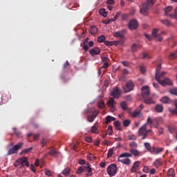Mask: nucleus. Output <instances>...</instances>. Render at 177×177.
<instances>
[{
  "mask_svg": "<svg viewBox=\"0 0 177 177\" xmlns=\"http://www.w3.org/2000/svg\"><path fill=\"white\" fill-rule=\"evenodd\" d=\"M142 97L144 100V102L146 104H154V101L151 97H149V95H150V89L149 88V86H145L142 88Z\"/></svg>",
  "mask_w": 177,
  "mask_h": 177,
  "instance_id": "obj_1",
  "label": "nucleus"
},
{
  "mask_svg": "<svg viewBox=\"0 0 177 177\" xmlns=\"http://www.w3.org/2000/svg\"><path fill=\"white\" fill-rule=\"evenodd\" d=\"M149 133H150V135H153V132L151 129L147 130V124H144L138 130V136H142V140L147 138V135H149Z\"/></svg>",
  "mask_w": 177,
  "mask_h": 177,
  "instance_id": "obj_2",
  "label": "nucleus"
},
{
  "mask_svg": "<svg viewBox=\"0 0 177 177\" xmlns=\"http://www.w3.org/2000/svg\"><path fill=\"white\" fill-rule=\"evenodd\" d=\"M151 5H154V0H147V2L142 4L140 8V13L144 16H147L149 15V9H150Z\"/></svg>",
  "mask_w": 177,
  "mask_h": 177,
  "instance_id": "obj_3",
  "label": "nucleus"
},
{
  "mask_svg": "<svg viewBox=\"0 0 177 177\" xmlns=\"http://www.w3.org/2000/svg\"><path fill=\"white\" fill-rule=\"evenodd\" d=\"M106 172L109 176H114L117 174V165L114 164L109 165L106 169Z\"/></svg>",
  "mask_w": 177,
  "mask_h": 177,
  "instance_id": "obj_4",
  "label": "nucleus"
},
{
  "mask_svg": "<svg viewBox=\"0 0 177 177\" xmlns=\"http://www.w3.org/2000/svg\"><path fill=\"white\" fill-rule=\"evenodd\" d=\"M23 147V142H19L15 145L12 148L10 149L7 153V156L15 154L18 150Z\"/></svg>",
  "mask_w": 177,
  "mask_h": 177,
  "instance_id": "obj_5",
  "label": "nucleus"
},
{
  "mask_svg": "<svg viewBox=\"0 0 177 177\" xmlns=\"http://www.w3.org/2000/svg\"><path fill=\"white\" fill-rule=\"evenodd\" d=\"M116 104H117V102L114 100L113 98H110L106 102V105L108 106V107H109L111 113H114V111H115Z\"/></svg>",
  "mask_w": 177,
  "mask_h": 177,
  "instance_id": "obj_6",
  "label": "nucleus"
},
{
  "mask_svg": "<svg viewBox=\"0 0 177 177\" xmlns=\"http://www.w3.org/2000/svg\"><path fill=\"white\" fill-rule=\"evenodd\" d=\"M160 85L162 86H165V85H173L172 80H169V78H165L163 80L161 79H159L158 80H156Z\"/></svg>",
  "mask_w": 177,
  "mask_h": 177,
  "instance_id": "obj_7",
  "label": "nucleus"
},
{
  "mask_svg": "<svg viewBox=\"0 0 177 177\" xmlns=\"http://www.w3.org/2000/svg\"><path fill=\"white\" fill-rule=\"evenodd\" d=\"M134 85L133 82H129L127 83L126 86L124 88V91L126 93H128V92H131V91H133Z\"/></svg>",
  "mask_w": 177,
  "mask_h": 177,
  "instance_id": "obj_8",
  "label": "nucleus"
},
{
  "mask_svg": "<svg viewBox=\"0 0 177 177\" xmlns=\"http://www.w3.org/2000/svg\"><path fill=\"white\" fill-rule=\"evenodd\" d=\"M138 26H139V24L136 19H132L129 23V28L130 30H136V28H138Z\"/></svg>",
  "mask_w": 177,
  "mask_h": 177,
  "instance_id": "obj_9",
  "label": "nucleus"
},
{
  "mask_svg": "<svg viewBox=\"0 0 177 177\" xmlns=\"http://www.w3.org/2000/svg\"><path fill=\"white\" fill-rule=\"evenodd\" d=\"M126 32L127 30H125V29H123L120 31L115 32L113 33V37H115V38H124V37H125Z\"/></svg>",
  "mask_w": 177,
  "mask_h": 177,
  "instance_id": "obj_10",
  "label": "nucleus"
},
{
  "mask_svg": "<svg viewBox=\"0 0 177 177\" xmlns=\"http://www.w3.org/2000/svg\"><path fill=\"white\" fill-rule=\"evenodd\" d=\"M121 95V89L118 88H114L111 92V96H113V97L118 99Z\"/></svg>",
  "mask_w": 177,
  "mask_h": 177,
  "instance_id": "obj_11",
  "label": "nucleus"
},
{
  "mask_svg": "<svg viewBox=\"0 0 177 177\" xmlns=\"http://www.w3.org/2000/svg\"><path fill=\"white\" fill-rule=\"evenodd\" d=\"M158 29H153L152 31V36L153 37V38H156V39L159 41V42H161V41H162V37H161V35H158Z\"/></svg>",
  "mask_w": 177,
  "mask_h": 177,
  "instance_id": "obj_12",
  "label": "nucleus"
},
{
  "mask_svg": "<svg viewBox=\"0 0 177 177\" xmlns=\"http://www.w3.org/2000/svg\"><path fill=\"white\" fill-rule=\"evenodd\" d=\"M144 106L143 104H140V107L137 108L135 111L132 113V117H133L134 118L136 117H138V115H139V114H140V112L142 111V110H143Z\"/></svg>",
  "mask_w": 177,
  "mask_h": 177,
  "instance_id": "obj_13",
  "label": "nucleus"
},
{
  "mask_svg": "<svg viewBox=\"0 0 177 177\" xmlns=\"http://www.w3.org/2000/svg\"><path fill=\"white\" fill-rule=\"evenodd\" d=\"M140 165V161L139 160L136 161L133 165L131 171L135 172V173L138 172V169H139Z\"/></svg>",
  "mask_w": 177,
  "mask_h": 177,
  "instance_id": "obj_14",
  "label": "nucleus"
},
{
  "mask_svg": "<svg viewBox=\"0 0 177 177\" xmlns=\"http://www.w3.org/2000/svg\"><path fill=\"white\" fill-rule=\"evenodd\" d=\"M144 146L145 149H147V150H148V151H149L150 153H156V148L151 147V146L150 145V143L145 142L144 144Z\"/></svg>",
  "mask_w": 177,
  "mask_h": 177,
  "instance_id": "obj_15",
  "label": "nucleus"
},
{
  "mask_svg": "<svg viewBox=\"0 0 177 177\" xmlns=\"http://www.w3.org/2000/svg\"><path fill=\"white\" fill-rule=\"evenodd\" d=\"M89 53L91 56H95V55H99V53H100V49L97 47L93 48L89 50Z\"/></svg>",
  "mask_w": 177,
  "mask_h": 177,
  "instance_id": "obj_16",
  "label": "nucleus"
},
{
  "mask_svg": "<svg viewBox=\"0 0 177 177\" xmlns=\"http://www.w3.org/2000/svg\"><path fill=\"white\" fill-rule=\"evenodd\" d=\"M129 151L130 154H131V156H133L134 157H139V156H140L141 154V152L136 149H130Z\"/></svg>",
  "mask_w": 177,
  "mask_h": 177,
  "instance_id": "obj_17",
  "label": "nucleus"
},
{
  "mask_svg": "<svg viewBox=\"0 0 177 177\" xmlns=\"http://www.w3.org/2000/svg\"><path fill=\"white\" fill-rule=\"evenodd\" d=\"M97 128H99V122H96L91 127V133H99V130H97Z\"/></svg>",
  "mask_w": 177,
  "mask_h": 177,
  "instance_id": "obj_18",
  "label": "nucleus"
},
{
  "mask_svg": "<svg viewBox=\"0 0 177 177\" xmlns=\"http://www.w3.org/2000/svg\"><path fill=\"white\" fill-rule=\"evenodd\" d=\"M118 162H122V164H124L125 165H131V159H129V158H125V159L118 158Z\"/></svg>",
  "mask_w": 177,
  "mask_h": 177,
  "instance_id": "obj_19",
  "label": "nucleus"
},
{
  "mask_svg": "<svg viewBox=\"0 0 177 177\" xmlns=\"http://www.w3.org/2000/svg\"><path fill=\"white\" fill-rule=\"evenodd\" d=\"M160 71H161V64H158L156 70L155 80H158L160 78V76H158Z\"/></svg>",
  "mask_w": 177,
  "mask_h": 177,
  "instance_id": "obj_20",
  "label": "nucleus"
},
{
  "mask_svg": "<svg viewBox=\"0 0 177 177\" xmlns=\"http://www.w3.org/2000/svg\"><path fill=\"white\" fill-rule=\"evenodd\" d=\"M89 31H90V34H91V35H95V34H97L99 29L96 26H93L91 27Z\"/></svg>",
  "mask_w": 177,
  "mask_h": 177,
  "instance_id": "obj_21",
  "label": "nucleus"
},
{
  "mask_svg": "<svg viewBox=\"0 0 177 177\" xmlns=\"http://www.w3.org/2000/svg\"><path fill=\"white\" fill-rule=\"evenodd\" d=\"M160 21L162 24L167 26V27H171L172 26V23L168 19H160Z\"/></svg>",
  "mask_w": 177,
  "mask_h": 177,
  "instance_id": "obj_22",
  "label": "nucleus"
},
{
  "mask_svg": "<svg viewBox=\"0 0 177 177\" xmlns=\"http://www.w3.org/2000/svg\"><path fill=\"white\" fill-rule=\"evenodd\" d=\"M155 111H156V113H162V111H164V106L161 104L156 105Z\"/></svg>",
  "mask_w": 177,
  "mask_h": 177,
  "instance_id": "obj_23",
  "label": "nucleus"
},
{
  "mask_svg": "<svg viewBox=\"0 0 177 177\" xmlns=\"http://www.w3.org/2000/svg\"><path fill=\"white\" fill-rule=\"evenodd\" d=\"M129 158V157H132V153H129V152H125V153H122V154H120L118 157L119 159L121 158Z\"/></svg>",
  "mask_w": 177,
  "mask_h": 177,
  "instance_id": "obj_24",
  "label": "nucleus"
},
{
  "mask_svg": "<svg viewBox=\"0 0 177 177\" xmlns=\"http://www.w3.org/2000/svg\"><path fill=\"white\" fill-rule=\"evenodd\" d=\"M111 121H115V118L108 115L105 118V124H109V122H111Z\"/></svg>",
  "mask_w": 177,
  "mask_h": 177,
  "instance_id": "obj_25",
  "label": "nucleus"
},
{
  "mask_svg": "<svg viewBox=\"0 0 177 177\" xmlns=\"http://www.w3.org/2000/svg\"><path fill=\"white\" fill-rule=\"evenodd\" d=\"M153 165L156 167V168H159V167L162 165V161H161V159H156L153 162Z\"/></svg>",
  "mask_w": 177,
  "mask_h": 177,
  "instance_id": "obj_26",
  "label": "nucleus"
},
{
  "mask_svg": "<svg viewBox=\"0 0 177 177\" xmlns=\"http://www.w3.org/2000/svg\"><path fill=\"white\" fill-rule=\"evenodd\" d=\"M172 10V6H168L165 10V16H167V17H172V15H169V11Z\"/></svg>",
  "mask_w": 177,
  "mask_h": 177,
  "instance_id": "obj_27",
  "label": "nucleus"
},
{
  "mask_svg": "<svg viewBox=\"0 0 177 177\" xmlns=\"http://www.w3.org/2000/svg\"><path fill=\"white\" fill-rule=\"evenodd\" d=\"M167 177H175V170L169 169L167 171Z\"/></svg>",
  "mask_w": 177,
  "mask_h": 177,
  "instance_id": "obj_28",
  "label": "nucleus"
},
{
  "mask_svg": "<svg viewBox=\"0 0 177 177\" xmlns=\"http://www.w3.org/2000/svg\"><path fill=\"white\" fill-rule=\"evenodd\" d=\"M48 154L51 156V157H57V154H59V152L55 149H51L49 152Z\"/></svg>",
  "mask_w": 177,
  "mask_h": 177,
  "instance_id": "obj_29",
  "label": "nucleus"
},
{
  "mask_svg": "<svg viewBox=\"0 0 177 177\" xmlns=\"http://www.w3.org/2000/svg\"><path fill=\"white\" fill-rule=\"evenodd\" d=\"M120 107L122 110H124V111H127V110H128V105L127 104L126 102H122L120 103Z\"/></svg>",
  "mask_w": 177,
  "mask_h": 177,
  "instance_id": "obj_30",
  "label": "nucleus"
},
{
  "mask_svg": "<svg viewBox=\"0 0 177 177\" xmlns=\"http://www.w3.org/2000/svg\"><path fill=\"white\" fill-rule=\"evenodd\" d=\"M161 102L169 104V103H171V100L168 97H163L161 100Z\"/></svg>",
  "mask_w": 177,
  "mask_h": 177,
  "instance_id": "obj_31",
  "label": "nucleus"
},
{
  "mask_svg": "<svg viewBox=\"0 0 177 177\" xmlns=\"http://www.w3.org/2000/svg\"><path fill=\"white\" fill-rule=\"evenodd\" d=\"M2 100H6V102H8V100H10V99H12V96L9 93L6 94L5 95H3L1 97Z\"/></svg>",
  "mask_w": 177,
  "mask_h": 177,
  "instance_id": "obj_32",
  "label": "nucleus"
},
{
  "mask_svg": "<svg viewBox=\"0 0 177 177\" xmlns=\"http://www.w3.org/2000/svg\"><path fill=\"white\" fill-rule=\"evenodd\" d=\"M169 60H174V59H177V50H176L174 53H171L169 55Z\"/></svg>",
  "mask_w": 177,
  "mask_h": 177,
  "instance_id": "obj_33",
  "label": "nucleus"
},
{
  "mask_svg": "<svg viewBox=\"0 0 177 177\" xmlns=\"http://www.w3.org/2000/svg\"><path fill=\"white\" fill-rule=\"evenodd\" d=\"M138 49H140V45L133 44L131 46L132 52H136V50H138Z\"/></svg>",
  "mask_w": 177,
  "mask_h": 177,
  "instance_id": "obj_34",
  "label": "nucleus"
},
{
  "mask_svg": "<svg viewBox=\"0 0 177 177\" xmlns=\"http://www.w3.org/2000/svg\"><path fill=\"white\" fill-rule=\"evenodd\" d=\"M114 125L118 131H122V129L121 128V122H120V121L114 122Z\"/></svg>",
  "mask_w": 177,
  "mask_h": 177,
  "instance_id": "obj_35",
  "label": "nucleus"
},
{
  "mask_svg": "<svg viewBox=\"0 0 177 177\" xmlns=\"http://www.w3.org/2000/svg\"><path fill=\"white\" fill-rule=\"evenodd\" d=\"M130 149H138V143H136V142L133 141L129 143V145Z\"/></svg>",
  "mask_w": 177,
  "mask_h": 177,
  "instance_id": "obj_36",
  "label": "nucleus"
},
{
  "mask_svg": "<svg viewBox=\"0 0 177 177\" xmlns=\"http://www.w3.org/2000/svg\"><path fill=\"white\" fill-rule=\"evenodd\" d=\"M100 15L101 16H103V17H107V12H106V9L101 8L99 11Z\"/></svg>",
  "mask_w": 177,
  "mask_h": 177,
  "instance_id": "obj_37",
  "label": "nucleus"
},
{
  "mask_svg": "<svg viewBox=\"0 0 177 177\" xmlns=\"http://www.w3.org/2000/svg\"><path fill=\"white\" fill-rule=\"evenodd\" d=\"M85 169H86L87 172H88V174H92V168L91 167V165H89V163H87L85 166H84V171Z\"/></svg>",
  "mask_w": 177,
  "mask_h": 177,
  "instance_id": "obj_38",
  "label": "nucleus"
},
{
  "mask_svg": "<svg viewBox=\"0 0 177 177\" xmlns=\"http://www.w3.org/2000/svg\"><path fill=\"white\" fill-rule=\"evenodd\" d=\"M70 168L67 167L62 171V175H64L65 176H68L70 175Z\"/></svg>",
  "mask_w": 177,
  "mask_h": 177,
  "instance_id": "obj_39",
  "label": "nucleus"
},
{
  "mask_svg": "<svg viewBox=\"0 0 177 177\" xmlns=\"http://www.w3.org/2000/svg\"><path fill=\"white\" fill-rule=\"evenodd\" d=\"M32 149H33L32 147H30V148L24 149V150H22V151L20 152V154H21V155L27 154V153H30V151H31V150H32Z\"/></svg>",
  "mask_w": 177,
  "mask_h": 177,
  "instance_id": "obj_40",
  "label": "nucleus"
},
{
  "mask_svg": "<svg viewBox=\"0 0 177 177\" xmlns=\"http://www.w3.org/2000/svg\"><path fill=\"white\" fill-rule=\"evenodd\" d=\"M105 39H106V37L104 35H100L97 38V42L99 44H102V42H104Z\"/></svg>",
  "mask_w": 177,
  "mask_h": 177,
  "instance_id": "obj_41",
  "label": "nucleus"
},
{
  "mask_svg": "<svg viewBox=\"0 0 177 177\" xmlns=\"http://www.w3.org/2000/svg\"><path fill=\"white\" fill-rule=\"evenodd\" d=\"M169 92V93H171V95H175L176 96H177V88H170Z\"/></svg>",
  "mask_w": 177,
  "mask_h": 177,
  "instance_id": "obj_42",
  "label": "nucleus"
},
{
  "mask_svg": "<svg viewBox=\"0 0 177 177\" xmlns=\"http://www.w3.org/2000/svg\"><path fill=\"white\" fill-rule=\"evenodd\" d=\"M106 104H104V102L103 101H99L97 102V106L99 107V109H104Z\"/></svg>",
  "mask_w": 177,
  "mask_h": 177,
  "instance_id": "obj_43",
  "label": "nucleus"
},
{
  "mask_svg": "<svg viewBox=\"0 0 177 177\" xmlns=\"http://www.w3.org/2000/svg\"><path fill=\"white\" fill-rule=\"evenodd\" d=\"M21 160L22 158L17 159L16 162L14 163V167H19V165H21Z\"/></svg>",
  "mask_w": 177,
  "mask_h": 177,
  "instance_id": "obj_44",
  "label": "nucleus"
},
{
  "mask_svg": "<svg viewBox=\"0 0 177 177\" xmlns=\"http://www.w3.org/2000/svg\"><path fill=\"white\" fill-rule=\"evenodd\" d=\"M12 130L14 131V134L17 136V138H20L21 136V133L20 131H17L16 127H13Z\"/></svg>",
  "mask_w": 177,
  "mask_h": 177,
  "instance_id": "obj_45",
  "label": "nucleus"
},
{
  "mask_svg": "<svg viewBox=\"0 0 177 177\" xmlns=\"http://www.w3.org/2000/svg\"><path fill=\"white\" fill-rule=\"evenodd\" d=\"M84 171H85V168L84 166H81L77 170V174H82V172H84Z\"/></svg>",
  "mask_w": 177,
  "mask_h": 177,
  "instance_id": "obj_46",
  "label": "nucleus"
},
{
  "mask_svg": "<svg viewBox=\"0 0 177 177\" xmlns=\"http://www.w3.org/2000/svg\"><path fill=\"white\" fill-rule=\"evenodd\" d=\"M95 116H93V115H89L87 118V120L88 121V122H93V121H95Z\"/></svg>",
  "mask_w": 177,
  "mask_h": 177,
  "instance_id": "obj_47",
  "label": "nucleus"
},
{
  "mask_svg": "<svg viewBox=\"0 0 177 177\" xmlns=\"http://www.w3.org/2000/svg\"><path fill=\"white\" fill-rule=\"evenodd\" d=\"M129 140H136L138 139V137H136V135H129L128 136Z\"/></svg>",
  "mask_w": 177,
  "mask_h": 177,
  "instance_id": "obj_48",
  "label": "nucleus"
},
{
  "mask_svg": "<svg viewBox=\"0 0 177 177\" xmlns=\"http://www.w3.org/2000/svg\"><path fill=\"white\" fill-rule=\"evenodd\" d=\"M130 124H131V120L127 119L123 121L124 127H129Z\"/></svg>",
  "mask_w": 177,
  "mask_h": 177,
  "instance_id": "obj_49",
  "label": "nucleus"
},
{
  "mask_svg": "<svg viewBox=\"0 0 177 177\" xmlns=\"http://www.w3.org/2000/svg\"><path fill=\"white\" fill-rule=\"evenodd\" d=\"M164 150V148H155V151L156 153V154H160V153H162V151Z\"/></svg>",
  "mask_w": 177,
  "mask_h": 177,
  "instance_id": "obj_50",
  "label": "nucleus"
},
{
  "mask_svg": "<svg viewBox=\"0 0 177 177\" xmlns=\"http://www.w3.org/2000/svg\"><path fill=\"white\" fill-rule=\"evenodd\" d=\"M114 151V149H111L109 150L108 153H107V158H110V157H111V156H113V153Z\"/></svg>",
  "mask_w": 177,
  "mask_h": 177,
  "instance_id": "obj_51",
  "label": "nucleus"
},
{
  "mask_svg": "<svg viewBox=\"0 0 177 177\" xmlns=\"http://www.w3.org/2000/svg\"><path fill=\"white\" fill-rule=\"evenodd\" d=\"M108 134L109 136L113 135V127L111 126H108Z\"/></svg>",
  "mask_w": 177,
  "mask_h": 177,
  "instance_id": "obj_52",
  "label": "nucleus"
},
{
  "mask_svg": "<svg viewBox=\"0 0 177 177\" xmlns=\"http://www.w3.org/2000/svg\"><path fill=\"white\" fill-rule=\"evenodd\" d=\"M115 21L113 19H110L106 21H104L103 23L104 24H110V23Z\"/></svg>",
  "mask_w": 177,
  "mask_h": 177,
  "instance_id": "obj_53",
  "label": "nucleus"
},
{
  "mask_svg": "<svg viewBox=\"0 0 177 177\" xmlns=\"http://www.w3.org/2000/svg\"><path fill=\"white\" fill-rule=\"evenodd\" d=\"M104 43L106 45V46H113V41H104Z\"/></svg>",
  "mask_w": 177,
  "mask_h": 177,
  "instance_id": "obj_54",
  "label": "nucleus"
},
{
  "mask_svg": "<svg viewBox=\"0 0 177 177\" xmlns=\"http://www.w3.org/2000/svg\"><path fill=\"white\" fill-rule=\"evenodd\" d=\"M26 160H27L26 157L22 158L21 162V165H22V167H24V165H26L25 162Z\"/></svg>",
  "mask_w": 177,
  "mask_h": 177,
  "instance_id": "obj_55",
  "label": "nucleus"
},
{
  "mask_svg": "<svg viewBox=\"0 0 177 177\" xmlns=\"http://www.w3.org/2000/svg\"><path fill=\"white\" fill-rule=\"evenodd\" d=\"M119 16H121V12H118L115 17H113V20L115 21L117 19H118Z\"/></svg>",
  "mask_w": 177,
  "mask_h": 177,
  "instance_id": "obj_56",
  "label": "nucleus"
},
{
  "mask_svg": "<svg viewBox=\"0 0 177 177\" xmlns=\"http://www.w3.org/2000/svg\"><path fill=\"white\" fill-rule=\"evenodd\" d=\"M143 172H145V174H149V167L147 166H145L143 167V169H142Z\"/></svg>",
  "mask_w": 177,
  "mask_h": 177,
  "instance_id": "obj_57",
  "label": "nucleus"
},
{
  "mask_svg": "<svg viewBox=\"0 0 177 177\" xmlns=\"http://www.w3.org/2000/svg\"><path fill=\"white\" fill-rule=\"evenodd\" d=\"M45 174L47 176H52V171L48 169L45 170Z\"/></svg>",
  "mask_w": 177,
  "mask_h": 177,
  "instance_id": "obj_58",
  "label": "nucleus"
},
{
  "mask_svg": "<svg viewBox=\"0 0 177 177\" xmlns=\"http://www.w3.org/2000/svg\"><path fill=\"white\" fill-rule=\"evenodd\" d=\"M140 70L142 74H144V73H146V68L144 66H140Z\"/></svg>",
  "mask_w": 177,
  "mask_h": 177,
  "instance_id": "obj_59",
  "label": "nucleus"
},
{
  "mask_svg": "<svg viewBox=\"0 0 177 177\" xmlns=\"http://www.w3.org/2000/svg\"><path fill=\"white\" fill-rule=\"evenodd\" d=\"M97 114H99V110H95V111L93 112L91 115L96 118V117H97Z\"/></svg>",
  "mask_w": 177,
  "mask_h": 177,
  "instance_id": "obj_60",
  "label": "nucleus"
},
{
  "mask_svg": "<svg viewBox=\"0 0 177 177\" xmlns=\"http://www.w3.org/2000/svg\"><path fill=\"white\" fill-rule=\"evenodd\" d=\"M122 64H123V66H124V67H129V62L127 61L122 62Z\"/></svg>",
  "mask_w": 177,
  "mask_h": 177,
  "instance_id": "obj_61",
  "label": "nucleus"
},
{
  "mask_svg": "<svg viewBox=\"0 0 177 177\" xmlns=\"http://www.w3.org/2000/svg\"><path fill=\"white\" fill-rule=\"evenodd\" d=\"M85 140L88 143H92V137H86Z\"/></svg>",
  "mask_w": 177,
  "mask_h": 177,
  "instance_id": "obj_62",
  "label": "nucleus"
},
{
  "mask_svg": "<svg viewBox=\"0 0 177 177\" xmlns=\"http://www.w3.org/2000/svg\"><path fill=\"white\" fill-rule=\"evenodd\" d=\"M172 17H174L176 19H177V7L175 9L174 14L171 15Z\"/></svg>",
  "mask_w": 177,
  "mask_h": 177,
  "instance_id": "obj_63",
  "label": "nucleus"
},
{
  "mask_svg": "<svg viewBox=\"0 0 177 177\" xmlns=\"http://www.w3.org/2000/svg\"><path fill=\"white\" fill-rule=\"evenodd\" d=\"M108 67H109V63L104 62V63L103 64V66H101V68H108Z\"/></svg>",
  "mask_w": 177,
  "mask_h": 177,
  "instance_id": "obj_64",
  "label": "nucleus"
}]
</instances>
